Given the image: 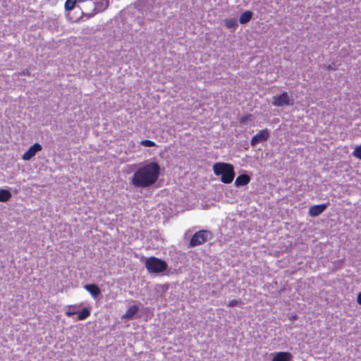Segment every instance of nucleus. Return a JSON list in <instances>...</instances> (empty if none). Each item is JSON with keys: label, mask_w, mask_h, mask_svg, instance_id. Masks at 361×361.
Here are the masks:
<instances>
[{"label": "nucleus", "mask_w": 361, "mask_h": 361, "mask_svg": "<svg viewBox=\"0 0 361 361\" xmlns=\"http://www.w3.org/2000/svg\"><path fill=\"white\" fill-rule=\"evenodd\" d=\"M250 181V177L247 174H241L238 176L235 180V185L240 187L246 185Z\"/></svg>", "instance_id": "12"}, {"label": "nucleus", "mask_w": 361, "mask_h": 361, "mask_svg": "<svg viewBox=\"0 0 361 361\" xmlns=\"http://www.w3.org/2000/svg\"><path fill=\"white\" fill-rule=\"evenodd\" d=\"M160 173L161 168L157 162H147L134 172L131 183L135 188H149L157 181Z\"/></svg>", "instance_id": "1"}, {"label": "nucleus", "mask_w": 361, "mask_h": 361, "mask_svg": "<svg viewBox=\"0 0 361 361\" xmlns=\"http://www.w3.org/2000/svg\"><path fill=\"white\" fill-rule=\"evenodd\" d=\"M141 145L145 147H154L156 145L154 142L149 140H142Z\"/></svg>", "instance_id": "19"}, {"label": "nucleus", "mask_w": 361, "mask_h": 361, "mask_svg": "<svg viewBox=\"0 0 361 361\" xmlns=\"http://www.w3.org/2000/svg\"><path fill=\"white\" fill-rule=\"evenodd\" d=\"M213 171L216 176H221V181L226 184L231 183L235 175L233 166L229 163H216L213 166Z\"/></svg>", "instance_id": "2"}, {"label": "nucleus", "mask_w": 361, "mask_h": 361, "mask_svg": "<svg viewBox=\"0 0 361 361\" xmlns=\"http://www.w3.org/2000/svg\"><path fill=\"white\" fill-rule=\"evenodd\" d=\"M85 288L94 298H97L101 294V290L96 284H87L85 286Z\"/></svg>", "instance_id": "11"}, {"label": "nucleus", "mask_w": 361, "mask_h": 361, "mask_svg": "<svg viewBox=\"0 0 361 361\" xmlns=\"http://www.w3.org/2000/svg\"><path fill=\"white\" fill-rule=\"evenodd\" d=\"M353 155L360 159H361V145L360 146H357L353 152Z\"/></svg>", "instance_id": "20"}, {"label": "nucleus", "mask_w": 361, "mask_h": 361, "mask_svg": "<svg viewBox=\"0 0 361 361\" xmlns=\"http://www.w3.org/2000/svg\"><path fill=\"white\" fill-rule=\"evenodd\" d=\"M212 234L210 231L207 230H200L196 232L190 239L188 247H194L204 244L205 242L211 240Z\"/></svg>", "instance_id": "5"}, {"label": "nucleus", "mask_w": 361, "mask_h": 361, "mask_svg": "<svg viewBox=\"0 0 361 361\" xmlns=\"http://www.w3.org/2000/svg\"><path fill=\"white\" fill-rule=\"evenodd\" d=\"M76 313H77L76 312H71V311L66 312V314L68 317H72V316L75 315Z\"/></svg>", "instance_id": "23"}, {"label": "nucleus", "mask_w": 361, "mask_h": 361, "mask_svg": "<svg viewBox=\"0 0 361 361\" xmlns=\"http://www.w3.org/2000/svg\"><path fill=\"white\" fill-rule=\"evenodd\" d=\"M145 266L148 273L159 275L168 269L166 261L156 257H150L145 262Z\"/></svg>", "instance_id": "4"}, {"label": "nucleus", "mask_w": 361, "mask_h": 361, "mask_svg": "<svg viewBox=\"0 0 361 361\" xmlns=\"http://www.w3.org/2000/svg\"><path fill=\"white\" fill-rule=\"evenodd\" d=\"M77 0H66L65 3V9L66 11H71L75 7Z\"/></svg>", "instance_id": "18"}, {"label": "nucleus", "mask_w": 361, "mask_h": 361, "mask_svg": "<svg viewBox=\"0 0 361 361\" xmlns=\"http://www.w3.org/2000/svg\"><path fill=\"white\" fill-rule=\"evenodd\" d=\"M139 311V307L137 305H132L130 306L125 314L123 315V318L125 319H132Z\"/></svg>", "instance_id": "13"}, {"label": "nucleus", "mask_w": 361, "mask_h": 361, "mask_svg": "<svg viewBox=\"0 0 361 361\" xmlns=\"http://www.w3.org/2000/svg\"><path fill=\"white\" fill-rule=\"evenodd\" d=\"M225 25L229 29H235L238 26V22L235 18L226 19L225 20Z\"/></svg>", "instance_id": "16"}, {"label": "nucleus", "mask_w": 361, "mask_h": 361, "mask_svg": "<svg viewBox=\"0 0 361 361\" xmlns=\"http://www.w3.org/2000/svg\"><path fill=\"white\" fill-rule=\"evenodd\" d=\"M357 302L359 305H361V292L358 293L357 297Z\"/></svg>", "instance_id": "24"}, {"label": "nucleus", "mask_w": 361, "mask_h": 361, "mask_svg": "<svg viewBox=\"0 0 361 361\" xmlns=\"http://www.w3.org/2000/svg\"><path fill=\"white\" fill-rule=\"evenodd\" d=\"M242 304H243V302L241 300H232L229 301L228 305L231 307H235L237 305H240Z\"/></svg>", "instance_id": "21"}, {"label": "nucleus", "mask_w": 361, "mask_h": 361, "mask_svg": "<svg viewBox=\"0 0 361 361\" xmlns=\"http://www.w3.org/2000/svg\"><path fill=\"white\" fill-rule=\"evenodd\" d=\"M292 355L288 352L276 353L271 361H291Z\"/></svg>", "instance_id": "10"}, {"label": "nucleus", "mask_w": 361, "mask_h": 361, "mask_svg": "<svg viewBox=\"0 0 361 361\" xmlns=\"http://www.w3.org/2000/svg\"><path fill=\"white\" fill-rule=\"evenodd\" d=\"M326 69L328 71H334L336 69V64L334 63H332L331 64H329L327 67H326Z\"/></svg>", "instance_id": "22"}, {"label": "nucleus", "mask_w": 361, "mask_h": 361, "mask_svg": "<svg viewBox=\"0 0 361 361\" xmlns=\"http://www.w3.org/2000/svg\"><path fill=\"white\" fill-rule=\"evenodd\" d=\"M90 315V311L88 308L85 307L78 313V320H84Z\"/></svg>", "instance_id": "17"}, {"label": "nucleus", "mask_w": 361, "mask_h": 361, "mask_svg": "<svg viewBox=\"0 0 361 361\" xmlns=\"http://www.w3.org/2000/svg\"><path fill=\"white\" fill-rule=\"evenodd\" d=\"M269 137V130L267 129L262 130L252 137L250 144L252 146H255L257 144L268 140Z\"/></svg>", "instance_id": "7"}, {"label": "nucleus", "mask_w": 361, "mask_h": 361, "mask_svg": "<svg viewBox=\"0 0 361 361\" xmlns=\"http://www.w3.org/2000/svg\"><path fill=\"white\" fill-rule=\"evenodd\" d=\"M79 3H87L84 6L86 10L90 9V13H85L83 15L87 16L89 18L92 17L97 13L104 11L109 6V0H78Z\"/></svg>", "instance_id": "3"}, {"label": "nucleus", "mask_w": 361, "mask_h": 361, "mask_svg": "<svg viewBox=\"0 0 361 361\" xmlns=\"http://www.w3.org/2000/svg\"><path fill=\"white\" fill-rule=\"evenodd\" d=\"M42 149V147L39 143H35L23 154V159L25 161L30 160L37 152L41 151Z\"/></svg>", "instance_id": "8"}, {"label": "nucleus", "mask_w": 361, "mask_h": 361, "mask_svg": "<svg viewBox=\"0 0 361 361\" xmlns=\"http://www.w3.org/2000/svg\"><path fill=\"white\" fill-rule=\"evenodd\" d=\"M11 193L8 190H0V202H6L11 197Z\"/></svg>", "instance_id": "15"}, {"label": "nucleus", "mask_w": 361, "mask_h": 361, "mask_svg": "<svg viewBox=\"0 0 361 361\" xmlns=\"http://www.w3.org/2000/svg\"><path fill=\"white\" fill-rule=\"evenodd\" d=\"M327 208V204H322L312 206L309 209L308 214L310 216H317Z\"/></svg>", "instance_id": "9"}, {"label": "nucleus", "mask_w": 361, "mask_h": 361, "mask_svg": "<svg viewBox=\"0 0 361 361\" xmlns=\"http://www.w3.org/2000/svg\"><path fill=\"white\" fill-rule=\"evenodd\" d=\"M272 104L275 106H292L293 99H291L286 92H283L279 95L273 97Z\"/></svg>", "instance_id": "6"}, {"label": "nucleus", "mask_w": 361, "mask_h": 361, "mask_svg": "<svg viewBox=\"0 0 361 361\" xmlns=\"http://www.w3.org/2000/svg\"><path fill=\"white\" fill-rule=\"evenodd\" d=\"M252 16L253 13L250 11L243 12L239 18L240 23L242 25L247 23L251 20Z\"/></svg>", "instance_id": "14"}]
</instances>
